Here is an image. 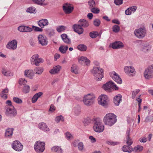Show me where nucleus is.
<instances>
[{
	"label": "nucleus",
	"mask_w": 153,
	"mask_h": 153,
	"mask_svg": "<svg viewBox=\"0 0 153 153\" xmlns=\"http://www.w3.org/2000/svg\"><path fill=\"white\" fill-rule=\"evenodd\" d=\"M89 25V24L87 20L85 19H82L78 21V24L74 25L73 27L74 31L80 34L83 32L84 30L82 27H86Z\"/></svg>",
	"instance_id": "f257e3e1"
},
{
	"label": "nucleus",
	"mask_w": 153,
	"mask_h": 153,
	"mask_svg": "<svg viewBox=\"0 0 153 153\" xmlns=\"http://www.w3.org/2000/svg\"><path fill=\"white\" fill-rule=\"evenodd\" d=\"M116 116L112 113L107 114L104 117L103 121L105 125L111 126L117 122Z\"/></svg>",
	"instance_id": "f03ea898"
},
{
	"label": "nucleus",
	"mask_w": 153,
	"mask_h": 153,
	"mask_svg": "<svg viewBox=\"0 0 153 153\" xmlns=\"http://www.w3.org/2000/svg\"><path fill=\"white\" fill-rule=\"evenodd\" d=\"M95 79L97 81H100L103 77V70L100 67H94L91 71Z\"/></svg>",
	"instance_id": "7ed1b4c3"
},
{
	"label": "nucleus",
	"mask_w": 153,
	"mask_h": 153,
	"mask_svg": "<svg viewBox=\"0 0 153 153\" xmlns=\"http://www.w3.org/2000/svg\"><path fill=\"white\" fill-rule=\"evenodd\" d=\"M93 128L94 131L98 132H101L104 129V126L102 124V120L99 119L94 120Z\"/></svg>",
	"instance_id": "20e7f679"
},
{
	"label": "nucleus",
	"mask_w": 153,
	"mask_h": 153,
	"mask_svg": "<svg viewBox=\"0 0 153 153\" xmlns=\"http://www.w3.org/2000/svg\"><path fill=\"white\" fill-rule=\"evenodd\" d=\"M95 98V97L94 95L90 94H88L85 96L83 97V103L87 106H90L94 103Z\"/></svg>",
	"instance_id": "39448f33"
},
{
	"label": "nucleus",
	"mask_w": 153,
	"mask_h": 153,
	"mask_svg": "<svg viewBox=\"0 0 153 153\" xmlns=\"http://www.w3.org/2000/svg\"><path fill=\"white\" fill-rule=\"evenodd\" d=\"M45 144L44 142L39 141L35 143L34 149L36 151L39 153L43 152L45 149Z\"/></svg>",
	"instance_id": "423d86ee"
},
{
	"label": "nucleus",
	"mask_w": 153,
	"mask_h": 153,
	"mask_svg": "<svg viewBox=\"0 0 153 153\" xmlns=\"http://www.w3.org/2000/svg\"><path fill=\"white\" fill-rule=\"evenodd\" d=\"M98 100L100 105L105 107L107 106L109 100L107 95L102 94L99 96Z\"/></svg>",
	"instance_id": "0eeeda50"
},
{
	"label": "nucleus",
	"mask_w": 153,
	"mask_h": 153,
	"mask_svg": "<svg viewBox=\"0 0 153 153\" xmlns=\"http://www.w3.org/2000/svg\"><path fill=\"white\" fill-rule=\"evenodd\" d=\"M153 65L146 69L144 73V76L146 79H149L153 77Z\"/></svg>",
	"instance_id": "6e6552de"
},
{
	"label": "nucleus",
	"mask_w": 153,
	"mask_h": 153,
	"mask_svg": "<svg viewBox=\"0 0 153 153\" xmlns=\"http://www.w3.org/2000/svg\"><path fill=\"white\" fill-rule=\"evenodd\" d=\"M146 33V30L144 27L136 29L134 31V34L135 36L139 39L144 37Z\"/></svg>",
	"instance_id": "1a4fd4ad"
},
{
	"label": "nucleus",
	"mask_w": 153,
	"mask_h": 153,
	"mask_svg": "<svg viewBox=\"0 0 153 153\" xmlns=\"http://www.w3.org/2000/svg\"><path fill=\"white\" fill-rule=\"evenodd\" d=\"M124 70L125 73L128 76L132 77L135 76L136 72L133 66H126L125 67Z\"/></svg>",
	"instance_id": "9d476101"
},
{
	"label": "nucleus",
	"mask_w": 153,
	"mask_h": 153,
	"mask_svg": "<svg viewBox=\"0 0 153 153\" xmlns=\"http://www.w3.org/2000/svg\"><path fill=\"white\" fill-rule=\"evenodd\" d=\"M6 115L8 117H14L17 114V111L14 106L12 107H7L6 110Z\"/></svg>",
	"instance_id": "9b49d317"
},
{
	"label": "nucleus",
	"mask_w": 153,
	"mask_h": 153,
	"mask_svg": "<svg viewBox=\"0 0 153 153\" xmlns=\"http://www.w3.org/2000/svg\"><path fill=\"white\" fill-rule=\"evenodd\" d=\"M12 147L15 150L18 152L21 151L23 149V145L18 140L13 141L12 144Z\"/></svg>",
	"instance_id": "f8f14e48"
},
{
	"label": "nucleus",
	"mask_w": 153,
	"mask_h": 153,
	"mask_svg": "<svg viewBox=\"0 0 153 153\" xmlns=\"http://www.w3.org/2000/svg\"><path fill=\"white\" fill-rule=\"evenodd\" d=\"M74 9V7L71 6L70 4L68 3L65 4L63 6V10L64 12L67 14L71 13Z\"/></svg>",
	"instance_id": "ddd939ff"
},
{
	"label": "nucleus",
	"mask_w": 153,
	"mask_h": 153,
	"mask_svg": "<svg viewBox=\"0 0 153 153\" xmlns=\"http://www.w3.org/2000/svg\"><path fill=\"white\" fill-rule=\"evenodd\" d=\"M39 44L42 46H45L48 44V40L46 37L42 35H39L38 37Z\"/></svg>",
	"instance_id": "4468645a"
},
{
	"label": "nucleus",
	"mask_w": 153,
	"mask_h": 153,
	"mask_svg": "<svg viewBox=\"0 0 153 153\" xmlns=\"http://www.w3.org/2000/svg\"><path fill=\"white\" fill-rule=\"evenodd\" d=\"M17 42L16 39L9 42L6 45L7 48L10 49L15 50L16 48Z\"/></svg>",
	"instance_id": "2eb2a0df"
},
{
	"label": "nucleus",
	"mask_w": 153,
	"mask_h": 153,
	"mask_svg": "<svg viewBox=\"0 0 153 153\" xmlns=\"http://www.w3.org/2000/svg\"><path fill=\"white\" fill-rule=\"evenodd\" d=\"M123 47V43L120 41H116L112 44L111 47L113 49L121 48Z\"/></svg>",
	"instance_id": "dca6fc26"
},
{
	"label": "nucleus",
	"mask_w": 153,
	"mask_h": 153,
	"mask_svg": "<svg viewBox=\"0 0 153 153\" xmlns=\"http://www.w3.org/2000/svg\"><path fill=\"white\" fill-rule=\"evenodd\" d=\"M111 74L113 75L112 76V78L114 81L119 84L122 83V80L117 74L113 71L111 73Z\"/></svg>",
	"instance_id": "f3484780"
},
{
	"label": "nucleus",
	"mask_w": 153,
	"mask_h": 153,
	"mask_svg": "<svg viewBox=\"0 0 153 153\" xmlns=\"http://www.w3.org/2000/svg\"><path fill=\"white\" fill-rule=\"evenodd\" d=\"M48 21L46 19L40 20L38 22L39 26L42 28H44L45 26L48 25Z\"/></svg>",
	"instance_id": "a211bd4d"
},
{
	"label": "nucleus",
	"mask_w": 153,
	"mask_h": 153,
	"mask_svg": "<svg viewBox=\"0 0 153 153\" xmlns=\"http://www.w3.org/2000/svg\"><path fill=\"white\" fill-rule=\"evenodd\" d=\"M79 62L82 64L83 62H85L86 65L90 64V61L86 57L81 56L79 57L78 59Z\"/></svg>",
	"instance_id": "6ab92c4d"
},
{
	"label": "nucleus",
	"mask_w": 153,
	"mask_h": 153,
	"mask_svg": "<svg viewBox=\"0 0 153 153\" xmlns=\"http://www.w3.org/2000/svg\"><path fill=\"white\" fill-rule=\"evenodd\" d=\"M61 37L63 41L66 44H69L71 43V40L68 38V36L66 34L63 33L62 34Z\"/></svg>",
	"instance_id": "aec40b11"
},
{
	"label": "nucleus",
	"mask_w": 153,
	"mask_h": 153,
	"mask_svg": "<svg viewBox=\"0 0 153 153\" xmlns=\"http://www.w3.org/2000/svg\"><path fill=\"white\" fill-rule=\"evenodd\" d=\"M52 151L56 153H63V150L61 146H56L51 148Z\"/></svg>",
	"instance_id": "412c9836"
},
{
	"label": "nucleus",
	"mask_w": 153,
	"mask_h": 153,
	"mask_svg": "<svg viewBox=\"0 0 153 153\" xmlns=\"http://www.w3.org/2000/svg\"><path fill=\"white\" fill-rule=\"evenodd\" d=\"M122 101V96L120 94H118L115 96L114 97V104L117 106H118Z\"/></svg>",
	"instance_id": "4be33fe9"
},
{
	"label": "nucleus",
	"mask_w": 153,
	"mask_h": 153,
	"mask_svg": "<svg viewBox=\"0 0 153 153\" xmlns=\"http://www.w3.org/2000/svg\"><path fill=\"white\" fill-rule=\"evenodd\" d=\"M61 67L59 65H56L53 67V68L49 72L52 74L57 73L60 70Z\"/></svg>",
	"instance_id": "5701e85b"
},
{
	"label": "nucleus",
	"mask_w": 153,
	"mask_h": 153,
	"mask_svg": "<svg viewBox=\"0 0 153 153\" xmlns=\"http://www.w3.org/2000/svg\"><path fill=\"white\" fill-rule=\"evenodd\" d=\"M24 74L25 76L31 79L34 76L33 70H26L25 71Z\"/></svg>",
	"instance_id": "b1692460"
},
{
	"label": "nucleus",
	"mask_w": 153,
	"mask_h": 153,
	"mask_svg": "<svg viewBox=\"0 0 153 153\" xmlns=\"http://www.w3.org/2000/svg\"><path fill=\"white\" fill-rule=\"evenodd\" d=\"M113 82L109 81L105 84L103 85L102 86L103 88L105 91L109 90L111 88H112Z\"/></svg>",
	"instance_id": "393cba45"
},
{
	"label": "nucleus",
	"mask_w": 153,
	"mask_h": 153,
	"mask_svg": "<svg viewBox=\"0 0 153 153\" xmlns=\"http://www.w3.org/2000/svg\"><path fill=\"white\" fill-rule=\"evenodd\" d=\"M127 145H124L122 148V150L124 152L131 153L133 151V148L131 146Z\"/></svg>",
	"instance_id": "a878e982"
},
{
	"label": "nucleus",
	"mask_w": 153,
	"mask_h": 153,
	"mask_svg": "<svg viewBox=\"0 0 153 153\" xmlns=\"http://www.w3.org/2000/svg\"><path fill=\"white\" fill-rule=\"evenodd\" d=\"M39 128L41 129L44 131H49V128L46 124L44 123H41L39 125Z\"/></svg>",
	"instance_id": "bb28decb"
},
{
	"label": "nucleus",
	"mask_w": 153,
	"mask_h": 153,
	"mask_svg": "<svg viewBox=\"0 0 153 153\" xmlns=\"http://www.w3.org/2000/svg\"><path fill=\"white\" fill-rule=\"evenodd\" d=\"M14 130L13 128H8L6 130L5 136L6 137H11L13 134Z\"/></svg>",
	"instance_id": "cd10ccee"
},
{
	"label": "nucleus",
	"mask_w": 153,
	"mask_h": 153,
	"mask_svg": "<svg viewBox=\"0 0 153 153\" xmlns=\"http://www.w3.org/2000/svg\"><path fill=\"white\" fill-rule=\"evenodd\" d=\"M126 138L127 139V141H126V143L128 146H130L133 143V141L132 139L129 137V131L128 130L126 132Z\"/></svg>",
	"instance_id": "c85d7f7f"
},
{
	"label": "nucleus",
	"mask_w": 153,
	"mask_h": 153,
	"mask_svg": "<svg viewBox=\"0 0 153 153\" xmlns=\"http://www.w3.org/2000/svg\"><path fill=\"white\" fill-rule=\"evenodd\" d=\"M68 48V45H61L59 48V50L62 53H65Z\"/></svg>",
	"instance_id": "c756f323"
},
{
	"label": "nucleus",
	"mask_w": 153,
	"mask_h": 153,
	"mask_svg": "<svg viewBox=\"0 0 153 153\" xmlns=\"http://www.w3.org/2000/svg\"><path fill=\"white\" fill-rule=\"evenodd\" d=\"M2 73L4 76H10L13 75V73L10 71L4 68L2 71Z\"/></svg>",
	"instance_id": "7c9ffc66"
},
{
	"label": "nucleus",
	"mask_w": 153,
	"mask_h": 153,
	"mask_svg": "<svg viewBox=\"0 0 153 153\" xmlns=\"http://www.w3.org/2000/svg\"><path fill=\"white\" fill-rule=\"evenodd\" d=\"M143 149V147L142 146L140 145H137L134 147L133 149V151L136 152H139L142 151Z\"/></svg>",
	"instance_id": "2f4dec72"
},
{
	"label": "nucleus",
	"mask_w": 153,
	"mask_h": 153,
	"mask_svg": "<svg viewBox=\"0 0 153 153\" xmlns=\"http://www.w3.org/2000/svg\"><path fill=\"white\" fill-rule=\"evenodd\" d=\"M39 58V56L38 54L33 55L30 59V61L31 63L33 64H35V62H37L38 59Z\"/></svg>",
	"instance_id": "473e14b6"
},
{
	"label": "nucleus",
	"mask_w": 153,
	"mask_h": 153,
	"mask_svg": "<svg viewBox=\"0 0 153 153\" xmlns=\"http://www.w3.org/2000/svg\"><path fill=\"white\" fill-rule=\"evenodd\" d=\"M151 48V46L149 45L145 44L143 47L142 51L144 52H146L150 50Z\"/></svg>",
	"instance_id": "72a5a7b5"
},
{
	"label": "nucleus",
	"mask_w": 153,
	"mask_h": 153,
	"mask_svg": "<svg viewBox=\"0 0 153 153\" xmlns=\"http://www.w3.org/2000/svg\"><path fill=\"white\" fill-rule=\"evenodd\" d=\"M74 110L76 115H79L81 112V108L79 105H77L74 108Z\"/></svg>",
	"instance_id": "f704fd0d"
},
{
	"label": "nucleus",
	"mask_w": 153,
	"mask_h": 153,
	"mask_svg": "<svg viewBox=\"0 0 153 153\" xmlns=\"http://www.w3.org/2000/svg\"><path fill=\"white\" fill-rule=\"evenodd\" d=\"M26 11L30 13H36V10L35 7H30L27 8Z\"/></svg>",
	"instance_id": "c9c22d12"
},
{
	"label": "nucleus",
	"mask_w": 153,
	"mask_h": 153,
	"mask_svg": "<svg viewBox=\"0 0 153 153\" xmlns=\"http://www.w3.org/2000/svg\"><path fill=\"white\" fill-rule=\"evenodd\" d=\"M44 69L42 67H36L34 69V71L36 72V74L41 75L43 72Z\"/></svg>",
	"instance_id": "e433bc0d"
},
{
	"label": "nucleus",
	"mask_w": 153,
	"mask_h": 153,
	"mask_svg": "<svg viewBox=\"0 0 153 153\" xmlns=\"http://www.w3.org/2000/svg\"><path fill=\"white\" fill-rule=\"evenodd\" d=\"M35 3L40 6L46 5V4L44 3L45 0H32Z\"/></svg>",
	"instance_id": "4c0bfd02"
},
{
	"label": "nucleus",
	"mask_w": 153,
	"mask_h": 153,
	"mask_svg": "<svg viewBox=\"0 0 153 153\" xmlns=\"http://www.w3.org/2000/svg\"><path fill=\"white\" fill-rule=\"evenodd\" d=\"M92 120L90 117H86L83 121V123H84L85 126L88 125L90 123Z\"/></svg>",
	"instance_id": "58836bf2"
},
{
	"label": "nucleus",
	"mask_w": 153,
	"mask_h": 153,
	"mask_svg": "<svg viewBox=\"0 0 153 153\" xmlns=\"http://www.w3.org/2000/svg\"><path fill=\"white\" fill-rule=\"evenodd\" d=\"M77 48L79 50L82 51H85L87 48V47L84 44L79 45Z\"/></svg>",
	"instance_id": "ea45409f"
},
{
	"label": "nucleus",
	"mask_w": 153,
	"mask_h": 153,
	"mask_svg": "<svg viewBox=\"0 0 153 153\" xmlns=\"http://www.w3.org/2000/svg\"><path fill=\"white\" fill-rule=\"evenodd\" d=\"M66 28V27L64 26H59L56 27V30L58 32L60 33L62 31L65 30Z\"/></svg>",
	"instance_id": "a19ab883"
},
{
	"label": "nucleus",
	"mask_w": 153,
	"mask_h": 153,
	"mask_svg": "<svg viewBox=\"0 0 153 153\" xmlns=\"http://www.w3.org/2000/svg\"><path fill=\"white\" fill-rule=\"evenodd\" d=\"M88 3L90 9L95 7V3L94 0H90L88 1Z\"/></svg>",
	"instance_id": "79ce46f5"
},
{
	"label": "nucleus",
	"mask_w": 153,
	"mask_h": 153,
	"mask_svg": "<svg viewBox=\"0 0 153 153\" xmlns=\"http://www.w3.org/2000/svg\"><path fill=\"white\" fill-rule=\"evenodd\" d=\"M98 35V32L97 31H93L89 33L90 37L92 38H95L97 37Z\"/></svg>",
	"instance_id": "37998d69"
},
{
	"label": "nucleus",
	"mask_w": 153,
	"mask_h": 153,
	"mask_svg": "<svg viewBox=\"0 0 153 153\" xmlns=\"http://www.w3.org/2000/svg\"><path fill=\"white\" fill-rule=\"evenodd\" d=\"M71 71L72 73L76 74H78V71L76 65H73L71 68Z\"/></svg>",
	"instance_id": "c03bdc74"
},
{
	"label": "nucleus",
	"mask_w": 153,
	"mask_h": 153,
	"mask_svg": "<svg viewBox=\"0 0 153 153\" xmlns=\"http://www.w3.org/2000/svg\"><path fill=\"white\" fill-rule=\"evenodd\" d=\"M30 88L28 85L24 86L22 89V91L24 93H27L30 91Z\"/></svg>",
	"instance_id": "a18cd8bd"
},
{
	"label": "nucleus",
	"mask_w": 153,
	"mask_h": 153,
	"mask_svg": "<svg viewBox=\"0 0 153 153\" xmlns=\"http://www.w3.org/2000/svg\"><path fill=\"white\" fill-rule=\"evenodd\" d=\"M140 91L139 89H136L132 91V98L133 99L134 98L137 94Z\"/></svg>",
	"instance_id": "49530a36"
},
{
	"label": "nucleus",
	"mask_w": 153,
	"mask_h": 153,
	"mask_svg": "<svg viewBox=\"0 0 153 153\" xmlns=\"http://www.w3.org/2000/svg\"><path fill=\"white\" fill-rule=\"evenodd\" d=\"M91 11L93 13L97 14L100 12V10L99 9L97 8L93 7L90 9Z\"/></svg>",
	"instance_id": "de8ad7c7"
},
{
	"label": "nucleus",
	"mask_w": 153,
	"mask_h": 153,
	"mask_svg": "<svg viewBox=\"0 0 153 153\" xmlns=\"http://www.w3.org/2000/svg\"><path fill=\"white\" fill-rule=\"evenodd\" d=\"M13 101L18 104H21L22 103V100L18 97H14L13 98Z\"/></svg>",
	"instance_id": "09e8293b"
},
{
	"label": "nucleus",
	"mask_w": 153,
	"mask_h": 153,
	"mask_svg": "<svg viewBox=\"0 0 153 153\" xmlns=\"http://www.w3.org/2000/svg\"><path fill=\"white\" fill-rule=\"evenodd\" d=\"M120 27L118 25H115L113 27V31L115 33L118 32L120 30Z\"/></svg>",
	"instance_id": "8fccbe9b"
},
{
	"label": "nucleus",
	"mask_w": 153,
	"mask_h": 153,
	"mask_svg": "<svg viewBox=\"0 0 153 153\" xmlns=\"http://www.w3.org/2000/svg\"><path fill=\"white\" fill-rule=\"evenodd\" d=\"M153 121V116L149 115L146 117L145 120V122H148L150 121Z\"/></svg>",
	"instance_id": "3c124183"
},
{
	"label": "nucleus",
	"mask_w": 153,
	"mask_h": 153,
	"mask_svg": "<svg viewBox=\"0 0 153 153\" xmlns=\"http://www.w3.org/2000/svg\"><path fill=\"white\" fill-rule=\"evenodd\" d=\"M100 21L98 19H96L94 20L93 23L94 26L98 27L99 26L100 24Z\"/></svg>",
	"instance_id": "603ef678"
},
{
	"label": "nucleus",
	"mask_w": 153,
	"mask_h": 153,
	"mask_svg": "<svg viewBox=\"0 0 153 153\" xmlns=\"http://www.w3.org/2000/svg\"><path fill=\"white\" fill-rule=\"evenodd\" d=\"M55 121L57 123H59L60 121H64L63 117L62 116H58L56 117Z\"/></svg>",
	"instance_id": "864d4df0"
},
{
	"label": "nucleus",
	"mask_w": 153,
	"mask_h": 153,
	"mask_svg": "<svg viewBox=\"0 0 153 153\" xmlns=\"http://www.w3.org/2000/svg\"><path fill=\"white\" fill-rule=\"evenodd\" d=\"M43 62V60L41 58L38 59V60L36 62H35V65L36 66H39V63H42Z\"/></svg>",
	"instance_id": "5fc2aeb1"
},
{
	"label": "nucleus",
	"mask_w": 153,
	"mask_h": 153,
	"mask_svg": "<svg viewBox=\"0 0 153 153\" xmlns=\"http://www.w3.org/2000/svg\"><path fill=\"white\" fill-rule=\"evenodd\" d=\"M27 81H26L25 79H21L19 80V85H25Z\"/></svg>",
	"instance_id": "6e6d98bb"
},
{
	"label": "nucleus",
	"mask_w": 153,
	"mask_h": 153,
	"mask_svg": "<svg viewBox=\"0 0 153 153\" xmlns=\"http://www.w3.org/2000/svg\"><path fill=\"white\" fill-rule=\"evenodd\" d=\"M78 146V149L79 151H82L83 150L84 148V145L82 142L79 143Z\"/></svg>",
	"instance_id": "4d7b16f0"
},
{
	"label": "nucleus",
	"mask_w": 153,
	"mask_h": 153,
	"mask_svg": "<svg viewBox=\"0 0 153 153\" xmlns=\"http://www.w3.org/2000/svg\"><path fill=\"white\" fill-rule=\"evenodd\" d=\"M32 29H33L34 31H36L42 32L43 31V29L41 28H39V27L32 26Z\"/></svg>",
	"instance_id": "13d9d810"
},
{
	"label": "nucleus",
	"mask_w": 153,
	"mask_h": 153,
	"mask_svg": "<svg viewBox=\"0 0 153 153\" xmlns=\"http://www.w3.org/2000/svg\"><path fill=\"white\" fill-rule=\"evenodd\" d=\"M107 143L109 145L112 146H115L118 144L119 143L117 142H113L112 141H108L107 142Z\"/></svg>",
	"instance_id": "bf43d9fd"
},
{
	"label": "nucleus",
	"mask_w": 153,
	"mask_h": 153,
	"mask_svg": "<svg viewBox=\"0 0 153 153\" xmlns=\"http://www.w3.org/2000/svg\"><path fill=\"white\" fill-rule=\"evenodd\" d=\"M25 26L21 25L18 27V30L21 32H24L25 30Z\"/></svg>",
	"instance_id": "052dcab7"
},
{
	"label": "nucleus",
	"mask_w": 153,
	"mask_h": 153,
	"mask_svg": "<svg viewBox=\"0 0 153 153\" xmlns=\"http://www.w3.org/2000/svg\"><path fill=\"white\" fill-rule=\"evenodd\" d=\"M24 32H30L33 30L32 28H31L29 26H25V30Z\"/></svg>",
	"instance_id": "680f3d73"
},
{
	"label": "nucleus",
	"mask_w": 153,
	"mask_h": 153,
	"mask_svg": "<svg viewBox=\"0 0 153 153\" xmlns=\"http://www.w3.org/2000/svg\"><path fill=\"white\" fill-rule=\"evenodd\" d=\"M123 0H114V3L117 5H121L123 3Z\"/></svg>",
	"instance_id": "e2e57ef3"
},
{
	"label": "nucleus",
	"mask_w": 153,
	"mask_h": 153,
	"mask_svg": "<svg viewBox=\"0 0 153 153\" xmlns=\"http://www.w3.org/2000/svg\"><path fill=\"white\" fill-rule=\"evenodd\" d=\"M65 137L68 140H69L72 137L71 134L69 132H67L65 134Z\"/></svg>",
	"instance_id": "0e129e2a"
},
{
	"label": "nucleus",
	"mask_w": 153,
	"mask_h": 153,
	"mask_svg": "<svg viewBox=\"0 0 153 153\" xmlns=\"http://www.w3.org/2000/svg\"><path fill=\"white\" fill-rule=\"evenodd\" d=\"M55 110V107L53 105H51L50 108L49 110V111L51 112H53Z\"/></svg>",
	"instance_id": "69168bd1"
},
{
	"label": "nucleus",
	"mask_w": 153,
	"mask_h": 153,
	"mask_svg": "<svg viewBox=\"0 0 153 153\" xmlns=\"http://www.w3.org/2000/svg\"><path fill=\"white\" fill-rule=\"evenodd\" d=\"M129 8H130L131 13L132 12L134 13L136 11L137 9V7L136 6H133L132 7H129Z\"/></svg>",
	"instance_id": "338daca9"
},
{
	"label": "nucleus",
	"mask_w": 153,
	"mask_h": 153,
	"mask_svg": "<svg viewBox=\"0 0 153 153\" xmlns=\"http://www.w3.org/2000/svg\"><path fill=\"white\" fill-rule=\"evenodd\" d=\"M147 138L146 137H144L142 138H140L139 139V141L141 143H145L147 141Z\"/></svg>",
	"instance_id": "774afa93"
}]
</instances>
